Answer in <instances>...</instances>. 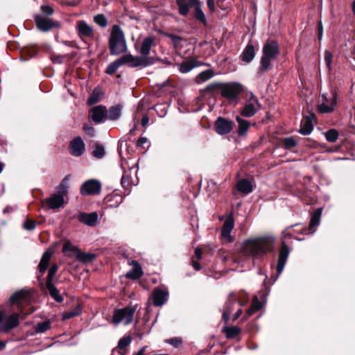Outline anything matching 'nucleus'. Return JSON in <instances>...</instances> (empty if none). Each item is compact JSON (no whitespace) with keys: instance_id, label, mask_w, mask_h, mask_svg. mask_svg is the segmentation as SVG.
I'll return each mask as SVG.
<instances>
[{"instance_id":"obj_1","label":"nucleus","mask_w":355,"mask_h":355,"mask_svg":"<svg viewBox=\"0 0 355 355\" xmlns=\"http://www.w3.org/2000/svg\"><path fill=\"white\" fill-rule=\"evenodd\" d=\"M275 237L262 236L245 240L242 245V252L254 260L261 259L275 249Z\"/></svg>"},{"instance_id":"obj_2","label":"nucleus","mask_w":355,"mask_h":355,"mask_svg":"<svg viewBox=\"0 0 355 355\" xmlns=\"http://www.w3.org/2000/svg\"><path fill=\"white\" fill-rule=\"evenodd\" d=\"M279 53L277 42L274 40H268L263 47L259 73H265L272 69L271 62L277 57Z\"/></svg>"},{"instance_id":"obj_3","label":"nucleus","mask_w":355,"mask_h":355,"mask_svg":"<svg viewBox=\"0 0 355 355\" xmlns=\"http://www.w3.org/2000/svg\"><path fill=\"white\" fill-rule=\"evenodd\" d=\"M109 47L110 54L118 55L127 51V44L125 35L119 25H114L112 28L109 38Z\"/></svg>"},{"instance_id":"obj_4","label":"nucleus","mask_w":355,"mask_h":355,"mask_svg":"<svg viewBox=\"0 0 355 355\" xmlns=\"http://www.w3.org/2000/svg\"><path fill=\"white\" fill-rule=\"evenodd\" d=\"M217 89L220 94L229 99L235 98L243 90L242 85L237 83H215L206 87L207 92Z\"/></svg>"},{"instance_id":"obj_5","label":"nucleus","mask_w":355,"mask_h":355,"mask_svg":"<svg viewBox=\"0 0 355 355\" xmlns=\"http://www.w3.org/2000/svg\"><path fill=\"white\" fill-rule=\"evenodd\" d=\"M286 231L287 230H286L283 232V240L282 241V245L278 252V260L277 263L276 265V270L277 274L274 279V282L277 280L279 275L284 270V266L287 262L288 257L291 251V249L286 244V239H291L293 237V235L291 233L287 232Z\"/></svg>"},{"instance_id":"obj_6","label":"nucleus","mask_w":355,"mask_h":355,"mask_svg":"<svg viewBox=\"0 0 355 355\" xmlns=\"http://www.w3.org/2000/svg\"><path fill=\"white\" fill-rule=\"evenodd\" d=\"M137 308V306L135 305L116 310L113 315V323L118 324L120 322H123L125 325L130 324L132 321Z\"/></svg>"},{"instance_id":"obj_7","label":"nucleus","mask_w":355,"mask_h":355,"mask_svg":"<svg viewBox=\"0 0 355 355\" xmlns=\"http://www.w3.org/2000/svg\"><path fill=\"white\" fill-rule=\"evenodd\" d=\"M121 65L127 64L129 67L135 68L138 67H146L152 64L148 58L134 56L131 54H125L119 58Z\"/></svg>"},{"instance_id":"obj_8","label":"nucleus","mask_w":355,"mask_h":355,"mask_svg":"<svg viewBox=\"0 0 355 355\" xmlns=\"http://www.w3.org/2000/svg\"><path fill=\"white\" fill-rule=\"evenodd\" d=\"M72 257L83 263H89L96 258V254L82 252L68 241V259Z\"/></svg>"},{"instance_id":"obj_9","label":"nucleus","mask_w":355,"mask_h":355,"mask_svg":"<svg viewBox=\"0 0 355 355\" xmlns=\"http://www.w3.org/2000/svg\"><path fill=\"white\" fill-rule=\"evenodd\" d=\"M9 302L12 305H17L18 310L23 313V306L30 302V293L26 290H20L10 297Z\"/></svg>"},{"instance_id":"obj_10","label":"nucleus","mask_w":355,"mask_h":355,"mask_svg":"<svg viewBox=\"0 0 355 355\" xmlns=\"http://www.w3.org/2000/svg\"><path fill=\"white\" fill-rule=\"evenodd\" d=\"M58 270V266L56 264H53L51 266L47 276V279L46 282V287L48 289L51 297L56 300L57 302H62V297L59 295L58 291L56 288L53 286L52 281L54 278V276Z\"/></svg>"},{"instance_id":"obj_11","label":"nucleus","mask_w":355,"mask_h":355,"mask_svg":"<svg viewBox=\"0 0 355 355\" xmlns=\"http://www.w3.org/2000/svg\"><path fill=\"white\" fill-rule=\"evenodd\" d=\"M101 190V183L96 179L85 181L80 187V193L83 196L98 195Z\"/></svg>"},{"instance_id":"obj_12","label":"nucleus","mask_w":355,"mask_h":355,"mask_svg":"<svg viewBox=\"0 0 355 355\" xmlns=\"http://www.w3.org/2000/svg\"><path fill=\"white\" fill-rule=\"evenodd\" d=\"M65 179L63 180L62 183L60 185L62 191H59L58 193H55L52 195L50 198L46 199L44 202V206L46 207L49 209H55L62 206L64 203V196L65 191L63 190L62 187H64V182Z\"/></svg>"},{"instance_id":"obj_13","label":"nucleus","mask_w":355,"mask_h":355,"mask_svg":"<svg viewBox=\"0 0 355 355\" xmlns=\"http://www.w3.org/2000/svg\"><path fill=\"white\" fill-rule=\"evenodd\" d=\"M76 31L82 39H92L94 36L93 28L84 20H79L76 24Z\"/></svg>"},{"instance_id":"obj_14","label":"nucleus","mask_w":355,"mask_h":355,"mask_svg":"<svg viewBox=\"0 0 355 355\" xmlns=\"http://www.w3.org/2000/svg\"><path fill=\"white\" fill-rule=\"evenodd\" d=\"M259 103L258 99L252 96L245 103L241 111V115L245 117H251L254 116L258 111Z\"/></svg>"},{"instance_id":"obj_15","label":"nucleus","mask_w":355,"mask_h":355,"mask_svg":"<svg viewBox=\"0 0 355 355\" xmlns=\"http://www.w3.org/2000/svg\"><path fill=\"white\" fill-rule=\"evenodd\" d=\"M107 112L106 107L102 105L94 106L89 112L92 120L96 123L105 122L107 119Z\"/></svg>"},{"instance_id":"obj_16","label":"nucleus","mask_w":355,"mask_h":355,"mask_svg":"<svg viewBox=\"0 0 355 355\" xmlns=\"http://www.w3.org/2000/svg\"><path fill=\"white\" fill-rule=\"evenodd\" d=\"M35 21L37 28L44 32L49 31L53 27L58 26L57 22H54L51 19L41 15H35Z\"/></svg>"},{"instance_id":"obj_17","label":"nucleus","mask_w":355,"mask_h":355,"mask_svg":"<svg viewBox=\"0 0 355 355\" xmlns=\"http://www.w3.org/2000/svg\"><path fill=\"white\" fill-rule=\"evenodd\" d=\"M70 153L73 156L80 157L85 151V144L80 137H77L70 141Z\"/></svg>"},{"instance_id":"obj_18","label":"nucleus","mask_w":355,"mask_h":355,"mask_svg":"<svg viewBox=\"0 0 355 355\" xmlns=\"http://www.w3.org/2000/svg\"><path fill=\"white\" fill-rule=\"evenodd\" d=\"M215 128L218 134L223 135L230 132L233 128V122L223 117H219L215 122Z\"/></svg>"},{"instance_id":"obj_19","label":"nucleus","mask_w":355,"mask_h":355,"mask_svg":"<svg viewBox=\"0 0 355 355\" xmlns=\"http://www.w3.org/2000/svg\"><path fill=\"white\" fill-rule=\"evenodd\" d=\"M19 324V314L14 313L11 314L5 322L0 325V332L6 333L16 328Z\"/></svg>"},{"instance_id":"obj_20","label":"nucleus","mask_w":355,"mask_h":355,"mask_svg":"<svg viewBox=\"0 0 355 355\" xmlns=\"http://www.w3.org/2000/svg\"><path fill=\"white\" fill-rule=\"evenodd\" d=\"M155 36H148L144 38L141 43L140 49L139 51L141 54V57L148 58L150 53L151 48L155 45Z\"/></svg>"},{"instance_id":"obj_21","label":"nucleus","mask_w":355,"mask_h":355,"mask_svg":"<svg viewBox=\"0 0 355 355\" xmlns=\"http://www.w3.org/2000/svg\"><path fill=\"white\" fill-rule=\"evenodd\" d=\"M168 297V293L167 291L155 288L153 293V302L155 306H160L164 304Z\"/></svg>"},{"instance_id":"obj_22","label":"nucleus","mask_w":355,"mask_h":355,"mask_svg":"<svg viewBox=\"0 0 355 355\" xmlns=\"http://www.w3.org/2000/svg\"><path fill=\"white\" fill-rule=\"evenodd\" d=\"M322 214V208L317 209L312 214L310 220V223L309 225V230H310V232H307V230H304V232H302V234H313L316 229L315 227H318L320 225V216Z\"/></svg>"},{"instance_id":"obj_23","label":"nucleus","mask_w":355,"mask_h":355,"mask_svg":"<svg viewBox=\"0 0 355 355\" xmlns=\"http://www.w3.org/2000/svg\"><path fill=\"white\" fill-rule=\"evenodd\" d=\"M78 220L87 226L94 227L98 223V215L96 211L89 214L80 213L78 216Z\"/></svg>"},{"instance_id":"obj_24","label":"nucleus","mask_w":355,"mask_h":355,"mask_svg":"<svg viewBox=\"0 0 355 355\" xmlns=\"http://www.w3.org/2000/svg\"><path fill=\"white\" fill-rule=\"evenodd\" d=\"M191 7L194 8V17L203 24H206L207 20L205 15L202 10V3L199 0H189Z\"/></svg>"},{"instance_id":"obj_25","label":"nucleus","mask_w":355,"mask_h":355,"mask_svg":"<svg viewBox=\"0 0 355 355\" xmlns=\"http://www.w3.org/2000/svg\"><path fill=\"white\" fill-rule=\"evenodd\" d=\"M237 300V298L234 293H231L225 303L223 311V318L225 322L230 320V313L233 310L234 305Z\"/></svg>"},{"instance_id":"obj_26","label":"nucleus","mask_w":355,"mask_h":355,"mask_svg":"<svg viewBox=\"0 0 355 355\" xmlns=\"http://www.w3.org/2000/svg\"><path fill=\"white\" fill-rule=\"evenodd\" d=\"M70 306V309H68V319L78 316L81 314L83 311V306L81 303L76 300L73 297L71 299L70 303H68V306Z\"/></svg>"},{"instance_id":"obj_27","label":"nucleus","mask_w":355,"mask_h":355,"mask_svg":"<svg viewBox=\"0 0 355 355\" xmlns=\"http://www.w3.org/2000/svg\"><path fill=\"white\" fill-rule=\"evenodd\" d=\"M314 118L315 116L313 115H310L306 116L302 120L300 129L299 130V132L300 134L303 135H308L312 132L313 129L312 120Z\"/></svg>"},{"instance_id":"obj_28","label":"nucleus","mask_w":355,"mask_h":355,"mask_svg":"<svg viewBox=\"0 0 355 355\" xmlns=\"http://www.w3.org/2000/svg\"><path fill=\"white\" fill-rule=\"evenodd\" d=\"M53 252H54V248H49L43 254L42 259L40 260V262L39 263V266H38L39 271L42 275H43V273L46 271V268H48L51 257Z\"/></svg>"},{"instance_id":"obj_29","label":"nucleus","mask_w":355,"mask_h":355,"mask_svg":"<svg viewBox=\"0 0 355 355\" xmlns=\"http://www.w3.org/2000/svg\"><path fill=\"white\" fill-rule=\"evenodd\" d=\"M131 265L133 268L126 273V277L131 279H139L143 275V271L139 263L137 261L133 260L131 261Z\"/></svg>"},{"instance_id":"obj_30","label":"nucleus","mask_w":355,"mask_h":355,"mask_svg":"<svg viewBox=\"0 0 355 355\" xmlns=\"http://www.w3.org/2000/svg\"><path fill=\"white\" fill-rule=\"evenodd\" d=\"M234 226V220L231 213L230 216L224 222L223 228L221 230V236L223 238H230L232 230Z\"/></svg>"},{"instance_id":"obj_31","label":"nucleus","mask_w":355,"mask_h":355,"mask_svg":"<svg viewBox=\"0 0 355 355\" xmlns=\"http://www.w3.org/2000/svg\"><path fill=\"white\" fill-rule=\"evenodd\" d=\"M238 191L243 194H248L253 190V186L250 181L247 179L240 180L236 184Z\"/></svg>"},{"instance_id":"obj_32","label":"nucleus","mask_w":355,"mask_h":355,"mask_svg":"<svg viewBox=\"0 0 355 355\" xmlns=\"http://www.w3.org/2000/svg\"><path fill=\"white\" fill-rule=\"evenodd\" d=\"M103 95V92L100 87H95L87 99V104L92 105L99 102Z\"/></svg>"},{"instance_id":"obj_33","label":"nucleus","mask_w":355,"mask_h":355,"mask_svg":"<svg viewBox=\"0 0 355 355\" xmlns=\"http://www.w3.org/2000/svg\"><path fill=\"white\" fill-rule=\"evenodd\" d=\"M255 56L254 48L252 44H248L241 54V59L244 62H250Z\"/></svg>"},{"instance_id":"obj_34","label":"nucleus","mask_w":355,"mask_h":355,"mask_svg":"<svg viewBox=\"0 0 355 355\" xmlns=\"http://www.w3.org/2000/svg\"><path fill=\"white\" fill-rule=\"evenodd\" d=\"M236 121L239 124L237 130L239 135L241 137L245 136L250 128V122L247 120L243 119L239 116L236 117Z\"/></svg>"},{"instance_id":"obj_35","label":"nucleus","mask_w":355,"mask_h":355,"mask_svg":"<svg viewBox=\"0 0 355 355\" xmlns=\"http://www.w3.org/2000/svg\"><path fill=\"white\" fill-rule=\"evenodd\" d=\"M214 75L215 73L212 69H207L198 74L195 78V81L197 84H201L211 79Z\"/></svg>"},{"instance_id":"obj_36","label":"nucleus","mask_w":355,"mask_h":355,"mask_svg":"<svg viewBox=\"0 0 355 355\" xmlns=\"http://www.w3.org/2000/svg\"><path fill=\"white\" fill-rule=\"evenodd\" d=\"M121 106L115 105L112 106L107 112V119H110L112 121L117 120L120 118L121 115Z\"/></svg>"},{"instance_id":"obj_37","label":"nucleus","mask_w":355,"mask_h":355,"mask_svg":"<svg viewBox=\"0 0 355 355\" xmlns=\"http://www.w3.org/2000/svg\"><path fill=\"white\" fill-rule=\"evenodd\" d=\"M322 98L324 103L331 105L332 106H336L337 103V92L336 89H331L330 92V96H328L327 94H322L320 95Z\"/></svg>"},{"instance_id":"obj_38","label":"nucleus","mask_w":355,"mask_h":355,"mask_svg":"<svg viewBox=\"0 0 355 355\" xmlns=\"http://www.w3.org/2000/svg\"><path fill=\"white\" fill-rule=\"evenodd\" d=\"M195 62L194 59H190L187 60H184L180 64H179L178 66V70L180 72L182 73H187L189 71H191L193 69L195 68Z\"/></svg>"},{"instance_id":"obj_39","label":"nucleus","mask_w":355,"mask_h":355,"mask_svg":"<svg viewBox=\"0 0 355 355\" xmlns=\"http://www.w3.org/2000/svg\"><path fill=\"white\" fill-rule=\"evenodd\" d=\"M262 306H263L262 302L259 300L257 296H254L250 307L248 309V310L246 312L248 317L252 315L255 312L259 311L262 308Z\"/></svg>"},{"instance_id":"obj_40","label":"nucleus","mask_w":355,"mask_h":355,"mask_svg":"<svg viewBox=\"0 0 355 355\" xmlns=\"http://www.w3.org/2000/svg\"><path fill=\"white\" fill-rule=\"evenodd\" d=\"M177 5L179 8V12L183 16H187L189 11V0H176Z\"/></svg>"},{"instance_id":"obj_41","label":"nucleus","mask_w":355,"mask_h":355,"mask_svg":"<svg viewBox=\"0 0 355 355\" xmlns=\"http://www.w3.org/2000/svg\"><path fill=\"white\" fill-rule=\"evenodd\" d=\"M223 331L225 333L227 338H233L240 334L241 329L235 326H232L224 327Z\"/></svg>"},{"instance_id":"obj_42","label":"nucleus","mask_w":355,"mask_h":355,"mask_svg":"<svg viewBox=\"0 0 355 355\" xmlns=\"http://www.w3.org/2000/svg\"><path fill=\"white\" fill-rule=\"evenodd\" d=\"M132 338L130 336H124L119 340L118 347L120 349L119 352L120 354L124 355L125 354V351H123L126 347L130 345L131 343Z\"/></svg>"},{"instance_id":"obj_43","label":"nucleus","mask_w":355,"mask_h":355,"mask_svg":"<svg viewBox=\"0 0 355 355\" xmlns=\"http://www.w3.org/2000/svg\"><path fill=\"white\" fill-rule=\"evenodd\" d=\"M121 63L119 58L116 59L114 62H111L106 69V73L109 75H112L116 72V71L121 67Z\"/></svg>"},{"instance_id":"obj_44","label":"nucleus","mask_w":355,"mask_h":355,"mask_svg":"<svg viewBox=\"0 0 355 355\" xmlns=\"http://www.w3.org/2000/svg\"><path fill=\"white\" fill-rule=\"evenodd\" d=\"M51 324L49 321H43L38 322L35 327L36 333H44L50 329Z\"/></svg>"},{"instance_id":"obj_45","label":"nucleus","mask_w":355,"mask_h":355,"mask_svg":"<svg viewBox=\"0 0 355 355\" xmlns=\"http://www.w3.org/2000/svg\"><path fill=\"white\" fill-rule=\"evenodd\" d=\"M325 138L329 142H335L338 137V132L335 129H330L324 133Z\"/></svg>"},{"instance_id":"obj_46","label":"nucleus","mask_w":355,"mask_h":355,"mask_svg":"<svg viewBox=\"0 0 355 355\" xmlns=\"http://www.w3.org/2000/svg\"><path fill=\"white\" fill-rule=\"evenodd\" d=\"M94 21L102 28H105L107 25V19L103 14H98L94 16Z\"/></svg>"},{"instance_id":"obj_47","label":"nucleus","mask_w":355,"mask_h":355,"mask_svg":"<svg viewBox=\"0 0 355 355\" xmlns=\"http://www.w3.org/2000/svg\"><path fill=\"white\" fill-rule=\"evenodd\" d=\"M92 155L95 158L101 159L105 155V148L102 145H96L94 148Z\"/></svg>"},{"instance_id":"obj_48","label":"nucleus","mask_w":355,"mask_h":355,"mask_svg":"<svg viewBox=\"0 0 355 355\" xmlns=\"http://www.w3.org/2000/svg\"><path fill=\"white\" fill-rule=\"evenodd\" d=\"M318 109L320 113H330L334 111V106L322 103L318 105Z\"/></svg>"},{"instance_id":"obj_49","label":"nucleus","mask_w":355,"mask_h":355,"mask_svg":"<svg viewBox=\"0 0 355 355\" xmlns=\"http://www.w3.org/2000/svg\"><path fill=\"white\" fill-rule=\"evenodd\" d=\"M283 144L285 148L291 149L295 146L296 141L292 137H287L284 140Z\"/></svg>"},{"instance_id":"obj_50","label":"nucleus","mask_w":355,"mask_h":355,"mask_svg":"<svg viewBox=\"0 0 355 355\" xmlns=\"http://www.w3.org/2000/svg\"><path fill=\"white\" fill-rule=\"evenodd\" d=\"M165 35L168 37L171 40L175 48H177V46L179 45V44L182 40L180 36L176 35H173V34H171V33H166Z\"/></svg>"},{"instance_id":"obj_51","label":"nucleus","mask_w":355,"mask_h":355,"mask_svg":"<svg viewBox=\"0 0 355 355\" xmlns=\"http://www.w3.org/2000/svg\"><path fill=\"white\" fill-rule=\"evenodd\" d=\"M121 185L123 188H128L130 185V178L125 171L121 178Z\"/></svg>"},{"instance_id":"obj_52","label":"nucleus","mask_w":355,"mask_h":355,"mask_svg":"<svg viewBox=\"0 0 355 355\" xmlns=\"http://www.w3.org/2000/svg\"><path fill=\"white\" fill-rule=\"evenodd\" d=\"M324 60L329 69H331V64L332 60V54L330 51L326 50L324 53Z\"/></svg>"},{"instance_id":"obj_53","label":"nucleus","mask_w":355,"mask_h":355,"mask_svg":"<svg viewBox=\"0 0 355 355\" xmlns=\"http://www.w3.org/2000/svg\"><path fill=\"white\" fill-rule=\"evenodd\" d=\"M23 227L25 230L31 231L35 228L36 225L35 221L27 220L24 222Z\"/></svg>"},{"instance_id":"obj_54","label":"nucleus","mask_w":355,"mask_h":355,"mask_svg":"<svg viewBox=\"0 0 355 355\" xmlns=\"http://www.w3.org/2000/svg\"><path fill=\"white\" fill-rule=\"evenodd\" d=\"M41 10L42 13L45 15L46 17L51 15L53 12V8L49 6H42Z\"/></svg>"},{"instance_id":"obj_55","label":"nucleus","mask_w":355,"mask_h":355,"mask_svg":"<svg viewBox=\"0 0 355 355\" xmlns=\"http://www.w3.org/2000/svg\"><path fill=\"white\" fill-rule=\"evenodd\" d=\"M83 129L89 136L93 137L94 135L95 130L92 126L85 125Z\"/></svg>"},{"instance_id":"obj_56","label":"nucleus","mask_w":355,"mask_h":355,"mask_svg":"<svg viewBox=\"0 0 355 355\" xmlns=\"http://www.w3.org/2000/svg\"><path fill=\"white\" fill-rule=\"evenodd\" d=\"M168 342V343H170L171 345H172L175 347H178L181 343V340L178 338H174L170 339Z\"/></svg>"},{"instance_id":"obj_57","label":"nucleus","mask_w":355,"mask_h":355,"mask_svg":"<svg viewBox=\"0 0 355 355\" xmlns=\"http://www.w3.org/2000/svg\"><path fill=\"white\" fill-rule=\"evenodd\" d=\"M322 33H323V27L322 22L320 21L318 25V40L320 41L322 38Z\"/></svg>"},{"instance_id":"obj_58","label":"nucleus","mask_w":355,"mask_h":355,"mask_svg":"<svg viewBox=\"0 0 355 355\" xmlns=\"http://www.w3.org/2000/svg\"><path fill=\"white\" fill-rule=\"evenodd\" d=\"M64 58V57L62 56V55L53 56L52 57V60L55 63L60 64V63L62 62Z\"/></svg>"},{"instance_id":"obj_59","label":"nucleus","mask_w":355,"mask_h":355,"mask_svg":"<svg viewBox=\"0 0 355 355\" xmlns=\"http://www.w3.org/2000/svg\"><path fill=\"white\" fill-rule=\"evenodd\" d=\"M147 141H148V139L146 137H140L137 141V145L138 146H143L144 144L147 143Z\"/></svg>"},{"instance_id":"obj_60","label":"nucleus","mask_w":355,"mask_h":355,"mask_svg":"<svg viewBox=\"0 0 355 355\" xmlns=\"http://www.w3.org/2000/svg\"><path fill=\"white\" fill-rule=\"evenodd\" d=\"M149 122V118L147 115H144L141 119V125L146 126Z\"/></svg>"},{"instance_id":"obj_61","label":"nucleus","mask_w":355,"mask_h":355,"mask_svg":"<svg viewBox=\"0 0 355 355\" xmlns=\"http://www.w3.org/2000/svg\"><path fill=\"white\" fill-rule=\"evenodd\" d=\"M194 62H195V68L196 67H200V66H209V64H207V63H205V62H200V61H198L194 59Z\"/></svg>"},{"instance_id":"obj_62","label":"nucleus","mask_w":355,"mask_h":355,"mask_svg":"<svg viewBox=\"0 0 355 355\" xmlns=\"http://www.w3.org/2000/svg\"><path fill=\"white\" fill-rule=\"evenodd\" d=\"M195 255L198 259H200L202 258V251L200 248H196L195 250Z\"/></svg>"},{"instance_id":"obj_63","label":"nucleus","mask_w":355,"mask_h":355,"mask_svg":"<svg viewBox=\"0 0 355 355\" xmlns=\"http://www.w3.org/2000/svg\"><path fill=\"white\" fill-rule=\"evenodd\" d=\"M207 6L212 10L214 9V0H207Z\"/></svg>"},{"instance_id":"obj_64","label":"nucleus","mask_w":355,"mask_h":355,"mask_svg":"<svg viewBox=\"0 0 355 355\" xmlns=\"http://www.w3.org/2000/svg\"><path fill=\"white\" fill-rule=\"evenodd\" d=\"M192 266H193V267L194 268L195 270H200V263L198 261H192Z\"/></svg>"}]
</instances>
